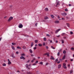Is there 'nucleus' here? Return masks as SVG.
<instances>
[{
	"label": "nucleus",
	"mask_w": 74,
	"mask_h": 74,
	"mask_svg": "<svg viewBox=\"0 0 74 74\" xmlns=\"http://www.w3.org/2000/svg\"><path fill=\"white\" fill-rule=\"evenodd\" d=\"M66 64L65 63H64L63 64V67L64 69H67V66H66Z\"/></svg>",
	"instance_id": "obj_1"
},
{
	"label": "nucleus",
	"mask_w": 74,
	"mask_h": 74,
	"mask_svg": "<svg viewBox=\"0 0 74 74\" xmlns=\"http://www.w3.org/2000/svg\"><path fill=\"white\" fill-rule=\"evenodd\" d=\"M18 27L19 28H22L23 27V25L22 24H20L18 25Z\"/></svg>",
	"instance_id": "obj_2"
},
{
	"label": "nucleus",
	"mask_w": 74,
	"mask_h": 74,
	"mask_svg": "<svg viewBox=\"0 0 74 74\" xmlns=\"http://www.w3.org/2000/svg\"><path fill=\"white\" fill-rule=\"evenodd\" d=\"M13 18V17H10L8 20V22H10V21H11V20H12V19Z\"/></svg>",
	"instance_id": "obj_3"
},
{
	"label": "nucleus",
	"mask_w": 74,
	"mask_h": 74,
	"mask_svg": "<svg viewBox=\"0 0 74 74\" xmlns=\"http://www.w3.org/2000/svg\"><path fill=\"white\" fill-rule=\"evenodd\" d=\"M60 3V1H58L57 2V4L56 5V7H57V5H60V3Z\"/></svg>",
	"instance_id": "obj_4"
},
{
	"label": "nucleus",
	"mask_w": 74,
	"mask_h": 74,
	"mask_svg": "<svg viewBox=\"0 0 74 74\" xmlns=\"http://www.w3.org/2000/svg\"><path fill=\"white\" fill-rule=\"evenodd\" d=\"M21 59H23V60H25V58L23 56H21L20 57Z\"/></svg>",
	"instance_id": "obj_5"
},
{
	"label": "nucleus",
	"mask_w": 74,
	"mask_h": 74,
	"mask_svg": "<svg viewBox=\"0 0 74 74\" xmlns=\"http://www.w3.org/2000/svg\"><path fill=\"white\" fill-rule=\"evenodd\" d=\"M61 30V29H58L56 30V33H58L59 31H60Z\"/></svg>",
	"instance_id": "obj_6"
},
{
	"label": "nucleus",
	"mask_w": 74,
	"mask_h": 74,
	"mask_svg": "<svg viewBox=\"0 0 74 74\" xmlns=\"http://www.w3.org/2000/svg\"><path fill=\"white\" fill-rule=\"evenodd\" d=\"M50 59L52 60H54V57L53 56H51V58H50Z\"/></svg>",
	"instance_id": "obj_7"
},
{
	"label": "nucleus",
	"mask_w": 74,
	"mask_h": 74,
	"mask_svg": "<svg viewBox=\"0 0 74 74\" xmlns=\"http://www.w3.org/2000/svg\"><path fill=\"white\" fill-rule=\"evenodd\" d=\"M66 58V55H64L63 57V58H62V60H64L65 58Z\"/></svg>",
	"instance_id": "obj_8"
},
{
	"label": "nucleus",
	"mask_w": 74,
	"mask_h": 74,
	"mask_svg": "<svg viewBox=\"0 0 74 74\" xmlns=\"http://www.w3.org/2000/svg\"><path fill=\"white\" fill-rule=\"evenodd\" d=\"M29 51L31 53H33V51H32V49H30L29 50Z\"/></svg>",
	"instance_id": "obj_9"
},
{
	"label": "nucleus",
	"mask_w": 74,
	"mask_h": 74,
	"mask_svg": "<svg viewBox=\"0 0 74 74\" xmlns=\"http://www.w3.org/2000/svg\"><path fill=\"white\" fill-rule=\"evenodd\" d=\"M45 19H49L48 17L47 16H45L44 17Z\"/></svg>",
	"instance_id": "obj_10"
},
{
	"label": "nucleus",
	"mask_w": 74,
	"mask_h": 74,
	"mask_svg": "<svg viewBox=\"0 0 74 74\" xmlns=\"http://www.w3.org/2000/svg\"><path fill=\"white\" fill-rule=\"evenodd\" d=\"M26 67V68L27 69L28 67H29V65L28 64H27L25 65Z\"/></svg>",
	"instance_id": "obj_11"
},
{
	"label": "nucleus",
	"mask_w": 74,
	"mask_h": 74,
	"mask_svg": "<svg viewBox=\"0 0 74 74\" xmlns=\"http://www.w3.org/2000/svg\"><path fill=\"white\" fill-rule=\"evenodd\" d=\"M55 23H59V21H56L55 22Z\"/></svg>",
	"instance_id": "obj_12"
},
{
	"label": "nucleus",
	"mask_w": 74,
	"mask_h": 74,
	"mask_svg": "<svg viewBox=\"0 0 74 74\" xmlns=\"http://www.w3.org/2000/svg\"><path fill=\"white\" fill-rule=\"evenodd\" d=\"M34 45V44L33 43V42H32L31 44V47H33V46Z\"/></svg>",
	"instance_id": "obj_13"
},
{
	"label": "nucleus",
	"mask_w": 74,
	"mask_h": 74,
	"mask_svg": "<svg viewBox=\"0 0 74 74\" xmlns=\"http://www.w3.org/2000/svg\"><path fill=\"white\" fill-rule=\"evenodd\" d=\"M61 41L62 44H63V43L64 42V40H62Z\"/></svg>",
	"instance_id": "obj_14"
},
{
	"label": "nucleus",
	"mask_w": 74,
	"mask_h": 74,
	"mask_svg": "<svg viewBox=\"0 0 74 74\" xmlns=\"http://www.w3.org/2000/svg\"><path fill=\"white\" fill-rule=\"evenodd\" d=\"M60 67H61V64H59L58 65V68L60 69Z\"/></svg>",
	"instance_id": "obj_15"
},
{
	"label": "nucleus",
	"mask_w": 74,
	"mask_h": 74,
	"mask_svg": "<svg viewBox=\"0 0 74 74\" xmlns=\"http://www.w3.org/2000/svg\"><path fill=\"white\" fill-rule=\"evenodd\" d=\"M21 56H25V53H23L21 54Z\"/></svg>",
	"instance_id": "obj_16"
},
{
	"label": "nucleus",
	"mask_w": 74,
	"mask_h": 74,
	"mask_svg": "<svg viewBox=\"0 0 74 74\" xmlns=\"http://www.w3.org/2000/svg\"><path fill=\"white\" fill-rule=\"evenodd\" d=\"M44 40L45 41H47V38H46L45 37L43 38Z\"/></svg>",
	"instance_id": "obj_17"
},
{
	"label": "nucleus",
	"mask_w": 74,
	"mask_h": 74,
	"mask_svg": "<svg viewBox=\"0 0 74 74\" xmlns=\"http://www.w3.org/2000/svg\"><path fill=\"white\" fill-rule=\"evenodd\" d=\"M47 56L48 57H49V53H47Z\"/></svg>",
	"instance_id": "obj_18"
},
{
	"label": "nucleus",
	"mask_w": 74,
	"mask_h": 74,
	"mask_svg": "<svg viewBox=\"0 0 74 74\" xmlns=\"http://www.w3.org/2000/svg\"><path fill=\"white\" fill-rule=\"evenodd\" d=\"M11 64V62H10V61H9L8 62V64H9V65H10V64Z\"/></svg>",
	"instance_id": "obj_19"
},
{
	"label": "nucleus",
	"mask_w": 74,
	"mask_h": 74,
	"mask_svg": "<svg viewBox=\"0 0 74 74\" xmlns=\"http://www.w3.org/2000/svg\"><path fill=\"white\" fill-rule=\"evenodd\" d=\"M45 11H48V8H45Z\"/></svg>",
	"instance_id": "obj_20"
},
{
	"label": "nucleus",
	"mask_w": 74,
	"mask_h": 74,
	"mask_svg": "<svg viewBox=\"0 0 74 74\" xmlns=\"http://www.w3.org/2000/svg\"><path fill=\"white\" fill-rule=\"evenodd\" d=\"M51 16L52 18H54V16L53 15H51Z\"/></svg>",
	"instance_id": "obj_21"
},
{
	"label": "nucleus",
	"mask_w": 74,
	"mask_h": 74,
	"mask_svg": "<svg viewBox=\"0 0 74 74\" xmlns=\"http://www.w3.org/2000/svg\"><path fill=\"white\" fill-rule=\"evenodd\" d=\"M3 66H6V64L5 63H3L2 65Z\"/></svg>",
	"instance_id": "obj_22"
},
{
	"label": "nucleus",
	"mask_w": 74,
	"mask_h": 74,
	"mask_svg": "<svg viewBox=\"0 0 74 74\" xmlns=\"http://www.w3.org/2000/svg\"><path fill=\"white\" fill-rule=\"evenodd\" d=\"M66 25L68 27H70V24L69 23H67Z\"/></svg>",
	"instance_id": "obj_23"
},
{
	"label": "nucleus",
	"mask_w": 74,
	"mask_h": 74,
	"mask_svg": "<svg viewBox=\"0 0 74 74\" xmlns=\"http://www.w3.org/2000/svg\"><path fill=\"white\" fill-rule=\"evenodd\" d=\"M35 43H37L38 42V40H35Z\"/></svg>",
	"instance_id": "obj_24"
},
{
	"label": "nucleus",
	"mask_w": 74,
	"mask_h": 74,
	"mask_svg": "<svg viewBox=\"0 0 74 74\" xmlns=\"http://www.w3.org/2000/svg\"><path fill=\"white\" fill-rule=\"evenodd\" d=\"M67 15V13H64V16H66Z\"/></svg>",
	"instance_id": "obj_25"
},
{
	"label": "nucleus",
	"mask_w": 74,
	"mask_h": 74,
	"mask_svg": "<svg viewBox=\"0 0 74 74\" xmlns=\"http://www.w3.org/2000/svg\"><path fill=\"white\" fill-rule=\"evenodd\" d=\"M60 55V52H58V53H57V56H59Z\"/></svg>",
	"instance_id": "obj_26"
},
{
	"label": "nucleus",
	"mask_w": 74,
	"mask_h": 74,
	"mask_svg": "<svg viewBox=\"0 0 74 74\" xmlns=\"http://www.w3.org/2000/svg\"><path fill=\"white\" fill-rule=\"evenodd\" d=\"M66 53V51L64 50L63 51V53L65 54Z\"/></svg>",
	"instance_id": "obj_27"
},
{
	"label": "nucleus",
	"mask_w": 74,
	"mask_h": 74,
	"mask_svg": "<svg viewBox=\"0 0 74 74\" xmlns=\"http://www.w3.org/2000/svg\"><path fill=\"white\" fill-rule=\"evenodd\" d=\"M39 64H43V62H40L39 63Z\"/></svg>",
	"instance_id": "obj_28"
},
{
	"label": "nucleus",
	"mask_w": 74,
	"mask_h": 74,
	"mask_svg": "<svg viewBox=\"0 0 74 74\" xmlns=\"http://www.w3.org/2000/svg\"><path fill=\"white\" fill-rule=\"evenodd\" d=\"M17 48L18 49H21V47H19V46H18V47H17Z\"/></svg>",
	"instance_id": "obj_29"
},
{
	"label": "nucleus",
	"mask_w": 74,
	"mask_h": 74,
	"mask_svg": "<svg viewBox=\"0 0 74 74\" xmlns=\"http://www.w3.org/2000/svg\"><path fill=\"white\" fill-rule=\"evenodd\" d=\"M66 34L65 33H63L62 34V36H63L64 35H65Z\"/></svg>",
	"instance_id": "obj_30"
},
{
	"label": "nucleus",
	"mask_w": 74,
	"mask_h": 74,
	"mask_svg": "<svg viewBox=\"0 0 74 74\" xmlns=\"http://www.w3.org/2000/svg\"><path fill=\"white\" fill-rule=\"evenodd\" d=\"M38 45L39 47H41V46H42V45L40 44H39Z\"/></svg>",
	"instance_id": "obj_31"
},
{
	"label": "nucleus",
	"mask_w": 74,
	"mask_h": 74,
	"mask_svg": "<svg viewBox=\"0 0 74 74\" xmlns=\"http://www.w3.org/2000/svg\"><path fill=\"white\" fill-rule=\"evenodd\" d=\"M12 48L13 50H15V47H12Z\"/></svg>",
	"instance_id": "obj_32"
},
{
	"label": "nucleus",
	"mask_w": 74,
	"mask_h": 74,
	"mask_svg": "<svg viewBox=\"0 0 74 74\" xmlns=\"http://www.w3.org/2000/svg\"><path fill=\"white\" fill-rule=\"evenodd\" d=\"M12 58H15V56H14V55H12Z\"/></svg>",
	"instance_id": "obj_33"
},
{
	"label": "nucleus",
	"mask_w": 74,
	"mask_h": 74,
	"mask_svg": "<svg viewBox=\"0 0 74 74\" xmlns=\"http://www.w3.org/2000/svg\"><path fill=\"white\" fill-rule=\"evenodd\" d=\"M12 44L13 45H16V44H15L14 43H13V42L12 43Z\"/></svg>",
	"instance_id": "obj_34"
},
{
	"label": "nucleus",
	"mask_w": 74,
	"mask_h": 74,
	"mask_svg": "<svg viewBox=\"0 0 74 74\" xmlns=\"http://www.w3.org/2000/svg\"><path fill=\"white\" fill-rule=\"evenodd\" d=\"M58 58H57V59H56L55 60V62H58Z\"/></svg>",
	"instance_id": "obj_35"
},
{
	"label": "nucleus",
	"mask_w": 74,
	"mask_h": 74,
	"mask_svg": "<svg viewBox=\"0 0 74 74\" xmlns=\"http://www.w3.org/2000/svg\"><path fill=\"white\" fill-rule=\"evenodd\" d=\"M71 50H73V51H74V48L73 47H72L71 49Z\"/></svg>",
	"instance_id": "obj_36"
},
{
	"label": "nucleus",
	"mask_w": 74,
	"mask_h": 74,
	"mask_svg": "<svg viewBox=\"0 0 74 74\" xmlns=\"http://www.w3.org/2000/svg\"><path fill=\"white\" fill-rule=\"evenodd\" d=\"M73 71L71 70V71L70 72V73L71 74L72 73H73Z\"/></svg>",
	"instance_id": "obj_37"
},
{
	"label": "nucleus",
	"mask_w": 74,
	"mask_h": 74,
	"mask_svg": "<svg viewBox=\"0 0 74 74\" xmlns=\"http://www.w3.org/2000/svg\"><path fill=\"white\" fill-rule=\"evenodd\" d=\"M43 45L44 46L45 45V43L44 42V43H43Z\"/></svg>",
	"instance_id": "obj_38"
},
{
	"label": "nucleus",
	"mask_w": 74,
	"mask_h": 74,
	"mask_svg": "<svg viewBox=\"0 0 74 74\" xmlns=\"http://www.w3.org/2000/svg\"><path fill=\"white\" fill-rule=\"evenodd\" d=\"M29 62H30V60H28V61H27L26 62V63H29Z\"/></svg>",
	"instance_id": "obj_39"
},
{
	"label": "nucleus",
	"mask_w": 74,
	"mask_h": 74,
	"mask_svg": "<svg viewBox=\"0 0 74 74\" xmlns=\"http://www.w3.org/2000/svg\"><path fill=\"white\" fill-rule=\"evenodd\" d=\"M47 36L48 37H50V35H49V34H47Z\"/></svg>",
	"instance_id": "obj_40"
},
{
	"label": "nucleus",
	"mask_w": 74,
	"mask_h": 74,
	"mask_svg": "<svg viewBox=\"0 0 74 74\" xmlns=\"http://www.w3.org/2000/svg\"><path fill=\"white\" fill-rule=\"evenodd\" d=\"M23 49H26V47L25 46H23Z\"/></svg>",
	"instance_id": "obj_41"
},
{
	"label": "nucleus",
	"mask_w": 74,
	"mask_h": 74,
	"mask_svg": "<svg viewBox=\"0 0 74 74\" xmlns=\"http://www.w3.org/2000/svg\"><path fill=\"white\" fill-rule=\"evenodd\" d=\"M70 34H73V32H71Z\"/></svg>",
	"instance_id": "obj_42"
},
{
	"label": "nucleus",
	"mask_w": 74,
	"mask_h": 74,
	"mask_svg": "<svg viewBox=\"0 0 74 74\" xmlns=\"http://www.w3.org/2000/svg\"><path fill=\"white\" fill-rule=\"evenodd\" d=\"M67 66H68V67H70V64H68Z\"/></svg>",
	"instance_id": "obj_43"
},
{
	"label": "nucleus",
	"mask_w": 74,
	"mask_h": 74,
	"mask_svg": "<svg viewBox=\"0 0 74 74\" xmlns=\"http://www.w3.org/2000/svg\"><path fill=\"white\" fill-rule=\"evenodd\" d=\"M38 24V23H36L35 24V26H36V27L37 26V25Z\"/></svg>",
	"instance_id": "obj_44"
},
{
	"label": "nucleus",
	"mask_w": 74,
	"mask_h": 74,
	"mask_svg": "<svg viewBox=\"0 0 74 74\" xmlns=\"http://www.w3.org/2000/svg\"><path fill=\"white\" fill-rule=\"evenodd\" d=\"M65 11H68V10L67 9H66L65 10Z\"/></svg>",
	"instance_id": "obj_45"
},
{
	"label": "nucleus",
	"mask_w": 74,
	"mask_h": 74,
	"mask_svg": "<svg viewBox=\"0 0 74 74\" xmlns=\"http://www.w3.org/2000/svg\"><path fill=\"white\" fill-rule=\"evenodd\" d=\"M36 65V63H34L32 65L33 66H35Z\"/></svg>",
	"instance_id": "obj_46"
},
{
	"label": "nucleus",
	"mask_w": 74,
	"mask_h": 74,
	"mask_svg": "<svg viewBox=\"0 0 74 74\" xmlns=\"http://www.w3.org/2000/svg\"><path fill=\"white\" fill-rule=\"evenodd\" d=\"M16 54H18L19 53V52L18 51H16Z\"/></svg>",
	"instance_id": "obj_47"
},
{
	"label": "nucleus",
	"mask_w": 74,
	"mask_h": 74,
	"mask_svg": "<svg viewBox=\"0 0 74 74\" xmlns=\"http://www.w3.org/2000/svg\"><path fill=\"white\" fill-rule=\"evenodd\" d=\"M46 47L47 48V49H48V46H46Z\"/></svg>",
	"instance_id": "obj_48"
},
{
	"label": "nucleus",
	"mask_w": 74,
	"mask_h": 74,
	"mask_svg": "<svg viewBox=\"0 0 74 74\" xmlns=\"http://www.w3.org/2000/svg\"><path fill=\"white\" fill-rule=\"evenodd\" d=\"M62 20H63L64 21V20H65V19H64V18H62Z\"/></svg>",
	"instance_id": "obj_49"
},
{
	"label": "nucleus",
	"mask_w": 74,
	"mask_h": 74,
	"mask_svg": "<svg viewBox=\"0 0 74 74\" xmlns=\"http://www.w3.org/2000/svg\"><path fill=\"white\" fill-rule=\"evenodd\" d=\"M47 55V53H45L43 56H45V55Z\"/></svg>",
	"instance_id": "obj_50"
},
{
	"label": "nucleus",
	"mask_w": 74,
	"mask_h": 74,
	"mask_svg": "<svg viewBox=\"0 0 74 74\" xmlns=\"http://www.w3.org/2000/svg\"><path fill=\"white\" fill-rule=\"evenodd\" d=\"M69 7H70V6H71V4H69Z\"/></svg>",
	"instance_id": "obj_51"
},
{
	"label": "nucleus",
	"mask_w": 74,
	"mask_h": 74,
	"mask_svg": "<svg viewBox=\"0 0 74 74\" xmlns=\"http://www.w3.org/2000/svg\"><path fill=\"white\" fill-rule=\"evenodd\" d=\"M38 61H36V62H35L36 63H38Z\"/></svg>",
	"instance_id": "obj_52"
},
{
	"label": "nucleus",
	"mask_w": 74,
	"mask_h": 74,
	"mask_svg": "<svg viewBox=\"0 0 74 74\" xmlns=\"http://www.w3.org/2000/svg\"><path fill=\"white\" fill-rule=\"evenodd\" d=\"M60 63V61L57 62V63L58 64Z\"/></svg>",
	"instance_id": "obj_53"
},
{
	"label": "nucleus",
	"mask_w": 74,
	"mask_h": 74,
	"mask_svg": "<svg viewBox=\"0 0 74 74\" xmlns=\"http://www.w3.org/2000/svg\"><path fill=\"white\" fill-rule=\"evenodd\" d=\"M28 74H32V72H29L28 73Z\"/></svg>",
	"instance_id": "obj_54"
},
{
	"label": "nucleus",
	"mask_w": 74,
	"mask_h": 74,
	"mask_svg": "<svg viewBox=\"0 0 74 74\" xmlns=\"http://www.w3.org/2000/svg\"><path fill=\"white\" fill-rule=\"evenodd\" d=\"M37 49V47H34V49Z\"/></svg>",
	"instance_id": "obj_55"
},
{
	"label": "nucleus",
	"mask_w": 74,
	"mask_h": 74,
	"mask_svg": "<svg viewBox=\"0 0 74 74\" xmlns=\"http://www.w3.org/2000/svg\"><path fill=\"white\" fill-rule=\"evenodd\" d=\"M71 62H72V61H73V59H71Z\"/></svg>",
	"instance_id": "obj_56"
},
{
	"label": "nucleus",
	"mask_w": 74,
	"mask_h": 74,
	"mask_svg": "<svg viewBox=\"0 0 74 74\" xmlns=\"http://www.w3.org/2000/svg\"><path fill=\"white\" fill-rule=\"evenodd\" d=\"M48 63H47L46 64V66H47V65H48Z\"/></svg>",
	"instance_id": "obj_57"
},
{
	"label": "nucleus",
	"mask_w": 74,
	"mask_h": 74,
	"mask_svg": "<svg viewBox=\"0 0 74 74\" xmlns=\"http://www.w3.org/2000/svg\"><path fill=\"white\" fill-rule=\"evenodd\" d=\"M66 18L67 19H69V17L67 16L66 17Z\"/></svg>",
	"instance_id": "obj_58"
},
{
	"label": "nucleus",
	"mask_w": 74,
	"mask_h": 74,
	"mask_svg": "<svg viewBox=\"0 0 74 74\" xmlns=\"http://www.w3.org/2000/svg\"><path fill=\"white\" fill-rule=\"evenodd\" d=\"M50 42H51V43H52V41L51 40L50 41Z\"/></svg>",
	"instance_id": "obj_59"
},
{
	"label": "nucleus",
	"mask_w": 74,
	"mask_h": 74,
	"mask_svg": "<svg viewBox=\"0 0 74 74\" xmlns=\"http://www.w3.org/2000/svg\"><path fill=\"white\" fill-rule=\"evenodd\" d=\"M56 43H58V41L57 40H56Z\"/></svg>",
	"instance_id": "obj_60"
},
{
	"label": "nucleus",
	"mask_w": 74,
	"mask_h": 74,
	"mask_svg": "<svg viewBox=\"0 0 74 74\" xmlns=\"http://www.w3.org/2000/svg\"><path fill=\"white\" fill-rule=\"evenodd\" d=\"M62 15H63V16H64V13H62Z\"/></svg>",
	"instance_id": "obj_61"
},
{
	"label": "nucleus",
	"mask_w": 74,
	"mask_h": 74,
	"mask_svg": "<svg viewBox=\"0 0 74 74\" xmlns=\"http://www.w3.org/2000/svg\"><path fill=\"white\" fill-rule=\"evenodd\" d=\"M35 47H37V45L36 44L35 45Z\"/></svg>",
	"instance_id": "obj_62"
},
{
	"label": "nucleus",
	"mask_w": 74,
	"mask_h": 74,
	"mask_svg": "<svg viewBox=\"0 0 74 74\" xmlns=\"http://www.w3.org/2000/svg\"><path fill=\"white\" fill-rule=\"evenodd\" d=\"M58 18L59 19L60 18V16H58Z\"/></svg>",
	"instance_id": "obj_63"
},
{
	"label": "nucleus",
	"mask_w": 74,
	"mask_h": 74,
	"mask_svg": "<svg viewBox=\"0 0 74 74\" xmlns=\"http://www.w3.org/2000/svg\"><path fill=\"white\" fill-rule=\"evenodd\" d=\"M34 62V60H31V62Z\"/></svg>",
	"instance_id": "obj_64"
}]
</instances>
